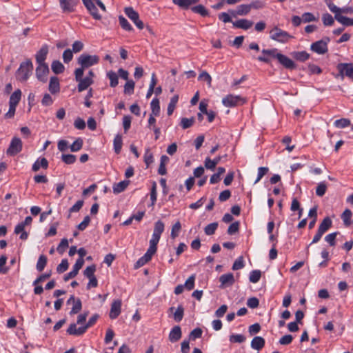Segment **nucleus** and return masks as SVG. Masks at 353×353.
I'll use <instances>...</instances> for the list:
<instances>
[{
	"instance_id": "obj_58",
	"label": "nucleus",
	"mask_w": 353,
	"mask_h": 353,
	"mask_svg": "<svg viewBox=\"0 0 353 353\" xmlns=\"http://www.w3.org/2000/svg\"><path fill=\"white\" fill-rule=\"evenodd\" d=\"M327 190V185L325 182H321L318 184L316 189V194L319 196H323Z\"/></svg>"
},
{
	"instance_id": "obj_56",
	"label": "nucleus",
	"mask_w": 353,
	"mask_h": 353,
	"mask_svg": "<svg viewBox=\"0 0 353 353\" xmlns=\"http://www.w3.org/2000/svg\"><path fill=\"white\" fill-rule=\"evenodd\" d=\"M82 146L83 140L81 138H78L70 145V150L72 152H78L81 149Z\"/></svg>"
},
{
	"instance_id": "obj_39",
	"label": "nucleus",
	"mask_w": 353,
	"mask_h": 353,
	"mask_svg": "<svg viewBox=\"0 0 353 353\" xmlns=\"http://www.w3.org/2000/svg\"><path fill=\"white\" fill-rule=\"evenodd\" d=\"M178 101H179L178 95H174L171 98L170 101L168 106V114L169 116L173 113Z\"/></svg>"
},
{
	"instance_id": "obj_25",
	"label": "nucleus",
	"mask_w": 353,
	"mask_h": 353,
	"mask_svg": "<svg viewBox=\"0 0 353 353\" xmlns=\"http://www.w3.org/2000/svg\"><path fill=\"white\" fill-rule=\"evenodd\" d=\"M251 347L256 350H261L265 345V340L261 336H255L251 341Z\"/></svg>"
},
{
	"instance_id": "obj_9",
	"label": "nucleus",
	"mask_w": 353,
	"mask_h": 353,
	"mask_svg": "<svg viewBox=\"0 0 353 353\" xmlns=\"http://www.w3.org/2000/svg\"><path fill=\"white\" fill-rule=\"evenodd\" d=\"M124 12L127 17L132 21L139 29L142 30L144 28L143 21L139 19V13L135 11L133 8L127 7L125 8Z\"/></svg>"
},
{
	"instance_id": "obj_13",
	"label": "nucleus",
	"mask_w": 353,
	"mask_h": 353,
	"mask_svg": "<svg viewBox=\"0 0 353 353\" xmlns=\"http://www.w3.org/2000/svg\"><path fill=\"white\" fill-rule=\"evenodd\" d=\"M82 1L94 19L97 20L101 19V16L99 14L98 10L92 0H82Z\"/></svg>"
},
{
	"instance_id": "obj_23",
	"label": "nucleus",
	"mask_w": 353,
	"mask_h": 353,
	"mask_svg": "<svg viewBox=\"0 0 353 353\" xmlns=\"http://www.w3.org/2000/svg\"><path fill=\"white\" fill-rule=\"evenodd\" d=\"M154 254L152 252H150L148 250L145 252V254L141 257L135 263V268H139L144 265L148 261H150Z\"/></svg>"
},
{
	"instance_id": "obj_33",
	"label": "nucleus",
	"mask_w": 353,
	"mask_h": 353,
	"mask_svg": "<svg viewBox=\"0 0 353 353\" xmlns=\"http://www.w3.org/2000/svg\"><path fill=\"white\" fill-rule=\"evenodd\" d=\"M14 233L17 234H21L20 239L21 240H26L28 236V234L25 231V226L21 223L17 225L14 228Z\"/></svg>"
},
{
	"instance_id": "obj_53",
	"label": "nucleus",
	"mask_w": 353,
	"mask_h": 353,
	"mask_svg": "<svg viewBox=\"0 0 353 353\" xmlns=\"http://www.w3.org/2000/svg\"><path fill=\"white\" fill-rule=\"evenodd\" d=\"M334 124L338 128H344L350 125V121L347 119H340L336 120Z\"/></svg>"
},
{
	"instance_id": "obj_34",
	"label": "nucleus",
	"mask_w": 353,
	"mask_h": 353,
	"mask_svg": "<svg viewBox=\"0 0 353 353\" xmlns=\"http://www.w3.org/2000/svg\"><path fill=\"white\" fill-rule=\"evenodd\" d=\"M250 4H241L237 6L236 14L243 16L248 14L250 12Z\"/></svg>"
},
{
	"instance_id": "obj_1",
	"label": "nucleus",
	"mask_w": 353,
	"mask_h": 353,
	"mask_svg": "<svg viewBox=\"0 0 353 353\" xmlns=\"http://www.w3.org/2000/svg\"><path fill=\"white\" fill-rule=\"evenodd\" d=\"M32 70L33 64L30 59H28L26 61L22 62L17 71V79L21 82L27 81L32 74Z\"/></svg>"
},
{
	"instance_id": "obj_38",
	"label": "nucleus",
	"mask_w": 353,
	"mask_h": 353,
	"mask_svg": "<svg viewBox=\"0 0 353 353\" xmlns=\"http://www.w3.org/2000/svg\"><path fill=\"white\" fill-rule=\"evenodd\" d=\"M52 70L55 74H61L64 71V65L59 61H54L51 65Z\"/></svg>"
},
{
	"instance_id": "obj_29",
	"label": "nucleus",
	"mask_w": 353,
	"mask_h": 353,
	"mask_svg": "<svg viewBox=\"0 0 353 353\" xmlns=\"http://www.w3.org/2000/svg\"><path fill=\"white\" fill-rule=\"evenodd\" d=\"M160 238L161 236L152 234V238L150 240V246L148 249L150 252H152L153 254L156 253L157 250V244L160 240Z\"/></svg>"
},
{
	"instance_id": "obj_6",
	"label": "nucleus",
	"mask_w": 353,
	"mask_h": 353,
	"mask_svg": "<svg viewBox=\"0 0 353 353\" xmlns=\"http://www.w3.org/2000/svg\"><path fill=\"white\" fill-rule=\"evenodd\" d=\"M336 68L339 74L336 75V78L343 80L347 77L353 79V63H341L337 65Z\"/></svg>"
},
{
	"instance_id": "obj_4",
	"label": "nucleus",
	"mask_w": 353,
	"mask_h": 353,
	"mask_svg": "<svg viewBox=\"0 0 353 353\" xmlns=\"http://www.w3.org/2000/svg\"><path fill=\"white\" fill-rule=\"evenodd\" d=\"M83 72L82 69H76L74 71L75 80L79 83L77 88L79 92L85 90L93 83V79H91V77L83 78Z\"/></svg>"
},
{
	"instance_id": "obj_44",
	"label": "nucleus",
	"mask_w": 353,
	"mask_h": 353,
	"mask_svg": "<svg viewBox=\"0 0 353 353\" xmlns=\"http://www.w3.org/2000/svg\"><path fill=\"white\" fill-rule=\"evenodd\" d=\"M135 83L132 80H128L124 85V93L131 95L134 93Z\"/></svg>"
},
{
	"instance_id": "obj_22",
	"label": "nucleus",
	"mask_w": 353,
	"mask_h": 353,
	"mask_svg": "<svg viewBox=\"0 0 353 353\" xmlns=\"http://www.w3.org/2000/svg\"><path fill=\"white\" fill-rule=\"evenodd\" d=\"M199 0H172L174 4L183 9H188L190 6L197 3Z\"/></svg>"
},
{
	"instance_id": "obj_35",
	"label": "nucleus",
	"mask_w": 353,
	"mask_h": 353,
	"mask_svg": "<svg viewBox=\"0 0 353 353\" xmlns=\"http://www.w3.org/2000/svg\"><path fill=\"white\" fill-rule=\"evenodd\" d=\"M150 107H151V114H154L155 116H159L160 113V105H159V101L157 98H154L152 100L150 103Z\"/></svg>"
},
{
	"instance_id": "obj_49",
	"label": "nucleus",
	"mask_w": 353,
	"mask_h": 353,
	"mask_svg": "<svg viewBox=\"0 0 353 353\" xmlns=\"http://www.w3.org/2000/svg\"><path fill=\"white\" fill-rule=\"evenodd\" d=\"M262 54L265 55H268V57L270 59L272 58H276L278 59V56L281 53L278 52V50L276 48H272V49H263L262 50Z\"/></svg>"
},
{
	"instance_id": "obj_12",
	"label": "nucleus",
	"mask_w": 353,
	"mask_h": 353,
	"mask_svg": "<svg viewBox=\"0 0 353 353\" xmlns=\"http://www.w3.org/2000/svg\"><path fill=\"white\" fill-rule=\"evenodd\" d=\"M84 262L83 259H78L74 265L72 270L64 276V281H67L69 279L75 277L79 270L83 267Z\"/></svg>"
},
{
	"instance_id": "obj_27",
	"label": "nucleus",
	"mask_w": 353,
	"mask_h": 353,
	"mask_svg": "<svg viewBox=\"0 0 353 353\" xmlns=\"http://www.w3.org/2000/svg\"><path fill=\"white\" fill-rule=\"evenodd\" d=\"M21 97V91L18 89L15 90L10 96L9 105L17 107Z\"/></svg>"
},
{
	"instance_id": "obj_59",
	"label": "nucleus",
	"mask_w": 353,
	"mask_h": 353,
	"mask_svg": "<svg viewBox=\"0 0 353 353\" xmlns=\"http://www.w3.org/2000/svg\"><path fill=\"white\" fill-rule=\"evenodd\" d=\"M269 171L268 167H260L258 169L257 178L254 181V184L257 183Z\"/></svg>"
},
{
	"instance_id": "obj_26",
	"label": "nucleus",
	"mask_w": 353,
	"mask_h": 353,
	"mask_svg": "<svg viewBox=\"0 0 353 353\" xmlns=\"http://www.w3.org/2000/svg\"><path fill=\"white\" fill-rule=\"evenodd\" d=\"M221 156H218V157H215L212 160L210 159V158L207 157L205 159V161H204L205 167L207 169H209V170H214L215 167H216V165L221 161Z\"/></svg>"
},
{
	"instance_id": "obj_30",
	"label": "nucleus",
	"mask_w": 353,
	"mask_h": 353,
	"mask_svg": "<svg viewBox=\"0 0 353 353\" xmlns=\"http://www.w3.org/2000/svg\"><path fill=\"white\" fill-rule=\"evenodd\" d=\"M326 5L329 10L334 14V19L336 20V17L341 16V8L336 6L330 0H325Z\"/></svg>"
},
{
	"instance_id": "obj_36",
	"label": "nucleus",
	"mask_w": 353,
	"mask_h": 353,
	"mask_svg": "<svg viewBox=\"0 0 353 353\" xmlns=\"http://www.w3.org/2000/svg\"><path fill=\"white\" fill-rule=\"evenodd\" d=\"M332 226V220L329 217H325L321 223L319 230L322 233H325Z\"/></svg>"
},
{
	"instance_id": "obj_46",
	"label": "nucleus",
	"mask_w": 353,
	"mask_h": 353,
	"mask_svg": "<svg viewBox=\"0 0 353 353\" xmlns=\"http://www.w3.org/2000/svg\"><path fill=\"white\" fill-rule=\"evenodd\" d=\"M164 223L161 221H158L154 224L153 234L161 236L164 231Z\"/></svg>"
},
{
	"instance_id": "obj_31",
	"label": "nucleus",
	"mask_w": 353,
	"mask_h": 353,
	"mask_svg": "<svg viewBox=\"0 0 353 353\" xmlns=\"http://www.w3.org/2000/svg\"><path fill=\"white\" fill-rule=\"evenodd\" d=\"M107 77L110 79V87L115 88L119 84V77L115 72L112 70L108 71Z\"/></svg>"
},
{
	"instance_id": "obj_48",
	"label": "nucleus",
	"mask_w": 353,
	"mask_h": 353,
	"mask_svg": "<svg viewBox=\"0 0 353 353\" xmlns=\"http://www.w3.org/2000/svg\"><path fill=\"white\" fill-rule=\"evenodd\" d=\"M119 21L120 26L125 30L132 31L133 30V28L132 27V26L130 24V23L128 21V20L123 16L119 17Z\"/></svg>"
},
{
	"instance_id": "obj_2",
	"label": "nucleus",
	"mask_w": 353,
	"mask_h": 353,
	"mask_svg": "<svg viewBox=\"0 0 353 353\" xmlns=\"http://www.w3.org/2000/svg\"><path fill=\"white\" fill-rule=\"evenodd\" d=\"M270 38L277 42L285 43L288 42L290 39L293 38V37L278 26H274L270 31Z\"/></svg>"
},
{
	"instance_id": "obj_3",
	"label": "nucleus",
	"mask_w": 353,
	"mask_h": 353,
	"mask_svg": "<svg viewBox=\"0 0 353 353\" xmlns=\"http://www.w3.org/2000/svg\"><path fill=\"white\" fill-rule=\"evenodd\" d=\"M99 61V57L97 55H90L88 54H82L78 58V63L81 65L79 69H82L83 72L85 68H88L96 65Z\"/></svg>"
},
{
	"instance_id": "obj_43",
	"label": "nucleus",
	"mask_w": 353,
	"mask_h": 353,
	"mask_svg": "<svg viewBox=\"0 0 353 353\" xmlns=\"http://www.w3.org/2000/svg\"><path fill=\"white\" fill-rule=\"evenodd\" d=\"M336 21L344 26H353V19L343 15L336 17Z\"/></svg>"
},
{
	"instance_id": "obj_21",
	"label": "nucleus",
	"mask_w": 353,
	"mask_h": 353,
	"mask_svg": "<svg viewBox=\"0 0 353 353\" xmlns=\"http://www.w3.org/2000/svg\"><path fill=\"white\" fill-rule=\"evenodd\" d=\"M182 332L180 326H174L169 334V340L172 343L178 341L181 338Z\"/></svg>"
},
{
	"instance_id": "obj_28",
	"label": "nucleus",
	"mask_w": 353,
	"mask_h": 353,
	"mask_svg": "<svg viewBox=\"0 0 353 353\" xmlns=\"http://www.w3.org/2000/svg\"><path fill=\"white\" fill-rule=\"evenodd\" d=\"M129 181H122L113 185L112 189L114 194H119L124 191L129 185Z\"/></svg>"
},
{
	"instance_id": "obj_37",
	"label": "nucleus",
	"mask_w": 353,
	"mask_h": 353,
	"mask_svg": "<svg viewBox=\"0 0 353 353\" xmlns=\"http://www.w3.org/2000/svg\"><path fill=\"white\" fill-rule=\"evenodd\" d=\"M293 57L299 61H305L310 57V54L305 51L294 52L292 53Z\"/></svg>"
},
{
	"instance_id": "obj_54",
	"label": "nucleus",
	"mask_w": 353,
	"mask_h": 353,
	"mask_svg": "<svg viewBox=\"0 0 353 353\" xmlns=\"http://www.w3.org/2000/svg\"><path fill=\"white\" fill-rule=\"evenodd\" d=\"M184 309L181 305H179L174 313V319L176 321L179 322L183 317Z\"/></svg>"
},
{
	"instance_id": "obj_64",
	"label": "nucleus",
	"mask_w": 353,
	"mask_h": 353,
	"mask_svg": "<svg viewBox=\"0 0 353 353\" xmlns=\"http://www.w3.org/2000/svg\"><path fill=\"white\" fill-rule=\"evenodd\" d=\"M68 261L67 259H63L60 264L58 265L57 268V271L58 273H63L65 272L68 268Z\"/></svg>"
},
{
	"instance_id": "obj_20",
	"label": "nucleus",
	"mask_w": 353,
	"mask_h": 353,
	"mask_svg": "<svg viewBox=\"0 0 353 353\" xmlns=\"http://www.w3.org/2000/svg\"><path fill=\"white\" fill-rule=\"evenodd\" d=\"M232 24L234 28L248 30L252 26L253 22L246 19H241L232 22Z\"/></svg>"
},
{
	"instance_id": "obj_61",
	"label": "nucleus",
	"mask_w": 353,
	"mask_h": 353,
	"mask_svg": "<svg viewBox=\"0 0 353 353\" xmlns=\"http://www.w3.org/2000/svg\"><path fill=\"white\" fill-rule=\"evenodd\" d=\"M62 161L66 164H72L76 161V156L73 154H62Z\"/></svg>"
},
{
	"instance_id": "obj_51",
	"label": "nucleus",
	"mask_w": 353,
	"mask_h": 353,
	"mask_svg": "<svg viewBox=\"0 0 353 353\" xmlns=\"http://www.w3.org/2000/svg\"><path fill=\"white\" fill-rule=\"evenodd\" d=\"M261 276V272L260 270H252L250 274V281L253 283H257Z\"/></svg>"
},
{
	"instance_id": "obj_57",
	"label": "nucleus",
	"mask_w": 353,
	"mask_h": 353,
	"mask_svg": "<svg viewBox=\"0 0 353 353\" xmlns=\"http://www.w3.org/2000/svg\"><path fill=\"white\" fill-rule=\"evenodd\" d=\"M150 200H151V205H154L157 201V183L153 182L151 191H150Z\"/></svg>"
},
{
	"instance_id": "obj_15",
	"label": "nucleus",
	"mask_w": 353,
	"mask_h": 353,
	"mask_svg": "<svg viewBox=\"0 0 353 353\" xmlns=\"http://www.w3.org/2000/svg\"><path fill=\"white\" fill-rule=\"evenodd\" d=\"M48 53V46L43 45L35 55L36 62L39 64H46L45 61Z\"/></svg>"
},
{
	"instance_id": "obj_42",
	"label": "nucleus",
	"mask_w": 353,
	"mask_h": 353,
	"mask_svg": "<svg viewBox=\"0 0 353 353\" xmlns=\"http://www.w3.org/2000/svg\"><path fill=\"white\" fill-rule=\"evenodd\" d=\"M60 6L64 12H72L73 10L72 0H60Z\"/></svg>"
},
{
	"instance_id": "obj_8",
	"label": "nucleus",
	"mask_w": 353,
	"mask_h": 353,
	"mask_svg": "<svg viewBox=\"0 0 353 353\" xmlns=\"http://www.w3.org/2000/svg\"><path fill=\"white\" fill-rule=\"evenodd\" d=\"M22 148L23 143L21 140L18 137H13L6 150V154L10 157L15 156L22 150Z\"/></svg>"
},
{
	"instance_id": "obj_24",
	"label": "nucleus",
	"mask_w": 353,
	"mask_h": 353,
	"mask_svg": "<svg viewBox=\"0 0 353 353\" xmlns=\"http://www.w3.org/2000/svg\"><path fill=\"white\" fill-rule=\"evenodd\" d=\"M48 167V160L43 157L38 159L32 165V169L34 172H37L41 168L47 169Z\"/></svg>"
},
{
	"instance_id": "obj_63",
	"label": "nucleus",
	"mask_w": 353,
	"mask_h": 353,
	"mask_svg": "<svg viewBox=\"0 0 353 353\" xmlns=\"http://www.w3.org/2000/svg\"><path fill=\"white\" fill-rule=\"evenodd\" d=\"M194 122V118H182L181 121V125L183 128V129H187L191 127L193 125Z\"/></svg>"
},
{
	"instance_id": "obj_32",
	"label": "nucleus",
	"mask_w": 353,
	"mask_h": 353,
	"mask_svg": "<svg viewBox=\"0 0 353 353\" xmlns=\"http://www.w3.org/2000/svg\"><path fill=\"white\" fill-rule=\"evenodd\" d=\"M113 145H114V152L117 154L120 153L121 148H122V145H123L122 137L121 134H118L115 136V137L114 139V141H113Z\"/></svg>"
},
{
	"instance_id": "obj_60",
	"label": "nucleus",
	"mask_w": 353,
	"mask_h": 353,
	"mask_svg": "<svg viewBox=\"0 0 353 353\" xmlns=\"http://www.w3.org/2000/svg\"><path fill=\"white\" fill-rule=\"evenodd\" d=\"M194 281H195V275H191L185 282L183 285L184 288H185L188 290H191L194 287Z\"/></svg>"
},
{
	"instance_id": "obj_16",
	"label": "nucleus",
	"mask_w": 353,
	"mask_h": 353,
	"mask_svg": "<svg viewBox=\"0 0 353 353\" xmlns=\"http://www.w3.org/2000/svg\"><path fill=\"white\" fill-rule=\"evenodd\" d=\"M219 281L221 283L220 288H225L228 286L232 285L234 283V275L232 273H228L222 274L219 277Z\"/></svg>"
},
{
	"instance_id": "obj_18",
	"label": "nucleus",
	"mask_w": 353,
	"mask_h": 353,
	"mask_svg": "<svg viewBox=\"0 0 353 353\" xmlns=\"http://www.w3.org/2000/svg\"><path fill=\"white\" fill-rule=\"evenodd\" d=\"M86 332L85 327L83 325L77 327L76 323H72L70 325L67 330V333L70 335L81 336Z\"/></svg>"
},
{
	"instance_id": "obj_41",
	"label": "nucleus",
	"mask_w": 353,
	"mask_h": 353,
	"mask_svg": "<svg viewBox=\"0 0 353 353\" xmlns=\"http://www.w3.org/2000/svg\"><path fill=\"white\" fill-rule=\"evenodd\" d=\"M47 261H48L47 257L45 255H43V254L41 255L39 257V259H38L37 263V265H36L37 270L39 272L43 271L44 268L46 267V265L47 264Z\"/></svg>"
},
{
	"instance_id": "obj_50",
	"label": "nucleus",
	"mask_w": 353,
	"mask_h": 353,
	"mask_svg": "<svg viewBox=\"0 0 353 353\" xmlns=\"http://www.w3.org/2000/svg\"><path fill=\"white\" fill-rule=\"evenodd\" d=\"M181 229V223L178 221H176L172 227L171 230V238L175 239L176 236H179V234Z\"/></svg>"
},
{
	"instance_id": "obj_14",
	"label": "nucleus",
	"mask_w": 353,
	"mask_h": 353,
	"mask_svg": "<svg viewBox=\"0 0 353 353\" xmlns=\"http://www.w3.org/2000/svg\"><path fill=\"white\" fill-rule=\"evenodd\" d=\"M121 311V301L119 299L114 300L112 305L110 311V318L114 319L119 316Z\"/></svg>"
},
{
	"instance_id": "obj_62",
	"label": "nucleus",
	"mask_w": 353,
	"mask_h": 353,
	"mask_svg": "<svg viewBox=\"0 0 353 353\" xmlns=\"http://www.w3.org/2000/svg\"><path fill=\"white\" fill-rule=\"evenodd\" d=\"M96 271V267L95 265H92L90 266H88L85 270L83 271V274L87 278H91L94 276V272Z\"/></svg>"
},
{
	"instance_id": "obj_7",
	"label": "nucleus",
	"mask_w": 353,
	"mask_h": 353,
	"mask_svg": "<svg viewBox=\"0 0 353 353\" xmlns=\"http://www.w3.org/2000/svg\"><path fill=\"white\" fill-rule=\"evenodd\" d=\"M330 41L329 37H324L323 39L312 43L310 49L319 54H323L328 50L327 44Z\"/></svg>"
},
{
	"instance_id": "obj_10",
	"label": "nucleus",
	"mask_w": 353,
	"mask_h": 353,
	"mask_svg": "<svg viewBox=\"0 0 353 353\" xmlns=\"http://www.w3.org/2000/svg\"><path fill=\"white\" fill-rule=\"evenodd\" d=\"M49 73V68L46 64H39L36 68V77L39 81L46 82Z\"/></svg>"
},
{
	"instance_id": "obj_11",
	"label": "nucleus",
	"mask_w": 353,
	"mask_h": 353,
	"mask_svg": "<svg viewBox=\"0 0 353 353\" xmlns=\"http://www.w3.org/2000/svg\"><path fill=\"white\" fill-rule=\"evenodd\" d=\"M68 305H72V307L71 311L70 312V315H73L79 312L82 307V303L81 300L79 298L74 297V296L72 295L67 301Z\"/></svg>"
},
{
	"instance_id": "obj_19",
	"label": "nucleus",
	"mask_w": 353,
	"mask_h": 353,
	"mask_svg": "<svg viewBox=\"0 0 353 353\" xmlns=\"http://www.w3.org/2000/svg\"><path fill=\"white\" fill-rule=\"evenodd\" d=\"M277 60L285 68L294 69L296 66L294 61L284 54H279Z\"/></svg>"
},
{
	"instance_id": "obj_40",
	"label": "nucleus",
	"mask_w": 353,
	"mask_h": 353,
	"mask_svg": "<svg viewBox=\"0 0 353 353\" xmlns=\"http://www.w3.org/2000/svg\"><path fill=\"white\" fill-rule=\"evenodd\" d=\"M352 213L350 210L346 209L341 215V219L345 226H349L351 224V218Z\"/></svg>"
},
{
	"instance_id": "obj_45",
	"label": "nucleus",
	"mask_w": 353,
	"mask_h": 353,
	"mask_svg": "<svg viewBox=\"0 0 353 353\" xmlns=\"http://www.w3.org/2000/svg\"><path fill=\"white\" fill-rule=\"evenodd\" d=\"M191 10L194 13L201 14L203 17L208 16L209 12L203 5H198L191 8Z\"/></svg>"
},
{
	"instance_id": "obj_52",
	"label": "nucleus",
	"mask_w": 353,
	"mask_h": 353,
	"mask_svg": "<svg viewBox=\"0 0 353 353\" xmlns=\"http://www.w3.org/2000/svg\"><path fill=\"white\" fill-rule=\"evenodd\" d=\"M217 228H218L217 223H216V222L212 223L205 226V228H204V232H205V234H207V235H212L214 234Z\"/></svg>"
},
{
	"instance_id": "obj_47",
	"label": "nucleus",
	"mask_w": 353,
	"mask_h": 353,
	"mask_svg": "<svg viewBox=\"0 0 353 353\" xmlns=\"http://www.w3.org/2000/svg\"><path fill=\"white\" fill-rule=\"evenodd\" d=\"M334 17H332V16L329 13H325L322 16V21L325 26H331L334 23Z\"/></svg>"
},
{
	"instance_id": "obj_55",
	"label": "nucleus",
	"mask_w": 353,
	"mask_h": 353,
	"mask_svg": "<svg viewBox=\"0 0 353 353\" xmlns=\"http://www.w3.org/2000/svg\"><path fill=\"white\" fill-rule=\"evenodd\" d=\"M143 157H144V162L146 164L147 167H148L154 161L153 154L150 152L149 148H147L145 150Z\"/></svg>"
},
{
	"instance_id": "obj_5",
	"label": "nucleus",
	"mask_w": 353,
	"mask_h": 353,
	"mask_svg": "<svg viewBox=\"0 0 353 353\" xmlns=\"http://www.w3.org/2000/svg\"><path fill=\"white\" fill-rule=\"evenodd\" d=\"M247 99L240 95L228 94L222 99V103L224 106L232 108L243 105Z\"/></svg>"
},
{
	"instance_id": "obj_17",
	"label": "nucleus",
	"mask_w": 353,
	"mask_h": 353,
	"mask_svg": "<svg viewBox=\"0 0 353 353\" xmlns=\"http://www.w3.org/2000/svg\"><path fill=\"white\" fill-rule=\"evenodd\" d=\"M48 90L52 94H56L60 92V83L57 77H52L50 78Z\"/></svg>"
}]
</instances>
